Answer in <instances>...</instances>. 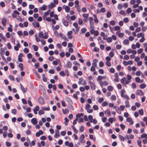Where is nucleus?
<instances>
[{"mask_svg": "<svg viewBox=\"0 0 147 147\" xmlns=\"http://www.w3.org/2000/svg\"><path fill=\"white\" fill-rule=\"evenodd\" d=\"M59 74L60 76H65V74L63 71H61L59 73Z\"/></svg>", "mask_w": 147, "mask_h": 147, "instance_id": "nucleus-54", "label": "nucleus"}, {"mask_svg": "<svg viewBox=\"0 0 147 147\" xmlns=\"http://www.w3.org/2000/svg\"><path fill=\"white\" fill-rule=\"evenodd\" d=\"M44 113V112L42 110H40L38 112L39 114L40 115Z\"/></svg>", "mask_w": 147, "mask_h": 147, "instance_id": "nucleus-51", "label": "nucleus"}, {"mask_svg": "<svg viewBox=\"0 0 147 147\" xmlns=\"http://www.w3.org/2000/svg\"><path fill=\"white\" fill-rule=\"evenodd\" d=\"M120 29V27L118 26H115L114 28V30L115 31L119 30Z\"/></svg>", "mask_w": 147, "mask_h": 147, "instance_id": "nucleus-41", "label": "nucleus"}, {"mask_svg": "<svg viewBox=\"0 0 147 147\" xmlns=\"http://www.w3.org/2000/svg\"><path fill=\"white\" fill-rule=\"evenodd\" d=\"M127 78L128 80L126 81V84H128L131 82V77L130 75H127Z\"/></svg>", "mask_w": 147, "mask_h": 147, "instance_id": "nucleus-9", "label": "nucleus"}, {"mask_svg": "<svg viewBox=\"0 0 147 147\" xmlns=\"http://www.w3.org/2000/svg\"><path fill=\"white\" fill-rule=\"evenodd\" d=\"M146 85L144 83H143L141 84L140 86V87L142 89L146 87Z\"/></svg>", "mask_w": 147, "mask_h": 147, "instance_id": "nucleus-34", "label": "nucleus"}, {"mask_svg": "<svg viewBox=\"0 0 147 147\" xmlns=\"http://www.w3.org/2000/svg\"><path fill=\"white\" fill-rule=\"evenodd\" d=\"M75 7L77 8V10L79 12H80L81 11L80 8L79 7V5H76L75 6Z\"/></svg>", "mask_w": 147, "mask_h": 147, "instance_id": "nucleus-50", "label": "nucleus"}, {"mask_svg": "<svg viewBox=\"0 0 147 147\" xmlns=\"http://www.w3.org/2000/svg\"><path fill=\"white\" fill-rule=\"evenodd\" d=\"M93 17L94 18V22L96 23H98V20L97 18L96 15L94 14L93 15Z\"/></svg>", "mask_w": 147, "mask_h": 147, "instance_id": "nucleus-29", "label": "nucleus"}, {"mask_svg": "<svg viewBox=\"0 0 147 147\" xmlns=\"http://www.w3.org/2000/svg\"><path fill=\"white\" fill-rule=\"evenodd\" d=\"M83 22L82 20L80 18H79L78 19V24L79 25H81L83 24Z\"/></svg>", "mask_w": 147, "mask_h": 147, "instance_id": "nucleus-43", "label": "nucleus"}, {"mask_svg": "<svg viewBox=\"0 0 147 147\" xmlns=\"http://www.w3.org/2000/svg\"><path fill=\"white\" fill-rule=\"evenodd\" d=\"M125 107L127 108H129L130 107V105H129V102L127 100H126L125 101Z\"/></svg>", "mask_w": 147, "mask_h": 147, "instance_id": "nucleus-31", "label": "nucleus"}, {"mask_svg": "<svg viewBox=\"0 0 147 147\" xmlns=\"http://www.w3.org/2000/svg\"><path fill=\"white\" fill-rule=\"evenodd\" d=\"M33 24L35 27H37L39 28L40 26L39 23L37 22H36L34 23H33Z\"/></svg>", "mask_w": 147, "mask_h": 147, "instance_id": "nucleus-25", "label": "nucleus"}, {"mask_svg": "<svg viewBox=\"0 0 147 147\" xmlns=\"http://www.w3.org/2000/svg\"><path fill=\"white\" fill-rule=\"evenodd\" d=\"M125 92L124 89H122L121 91V96L125 98L127 100L129 99V97L127 95H125L124 94V93Z\"/></svg>", "mask_w": 147, "mask_h": 147, "instance_id": "nucleus-1", "label": "nucleus"}, {"mask_svg": "<svg viewBox=\"0 0 147 147\" xmlns=\"http://www.w3.org/2000/svg\"><path fill=\"white\" fill-rule=\"evenodd\" d=\"M7 22V20L5 18H3L1 19V23L2 25L4 26H5L6 25V23Z\"/></svg>", "mask_w": 147, "mask_h": 147, "instance_id": "nucleus-6", "label": "nucleus"}, {"mask_svg": "<svg viewBox=\"0 0 147 147\" xmlns=\"http://www.w3.org/2000/svg\"><path fill=\"white\" fill-rule=\"evenodd\" d=\"M47 8V6L46 5H44L40 7L39 10H46Z\"/></svg>", "mask_w": 147, "mask_h": 147, "instance_id": "nucleus-20", "label": "nucleus"}, {"mask_svg": "<svg viewBox=\"0 0 147 147\" xmlns=\"http://www.w3.org/2000/svg\"><path fill=\"white\" fill-rule=\"evenodd\" d=\"M86 31V29L85 28H82L81 30V31L82 32V33H84Z\"/></svg>", "mask_w": 147, "mask_h": 147, "instance_id": "nucleus-63", "label": "nucleus"}, {"mask_svg": "<svg viewBox=\"0 0 147 147\" xmlns=\"http://www.w3.org/2000/svg\"><path fill=\"white\" fill-rule=\"evenodd\" d=\"M93 108L95 110H97L98 109V107L97 105H94L93 106Z\"/></svg>", "mask_w": 147, "mask_h": 147, "instance_id": "nucleus-45", "label": "nucleus"}, {"mask_svg": "<svg viewBox=\"0 0 147 147\" xmlns=\"http://www.w3.org/2000/svg\"><path fill=\"white\" fill-rule=\"evenodd\" d=\"M31 122L34 125H35L37 123V120L35 118H32L31 120Z\"/></svg>", "mask_w": 147, "mask_h": 147, "instance_id": "nucleus-13", "label": "nucleus"}, {"mask_svg": "<svg viewBox=\"0 0 147 147\" xmlns=\"http://www.w3.org/2000/svg\"><path fill=\"white\" fill-rule=\"evenodd\" d=\"M62 22L63 23L64 26H68V23L66 20L63 19L62 20Z\"/></svg>", "mask_w": 147, "mask_h": 147, "instance_id": "nucleus-19", "label": "nucleus"}, {"mask_svg": "<svg viewBox=\"0 0 147 147\" xmlns=\"http://www.w3.org/2000/svg\"><path fill=\"white\" fill-rule=\"evenodd\" d=\"M127 81L125 77H123L121 80V82L124 86H126L127 84L126 83V81Z\"/></svg>", "mask_w": 147, "mask_h": 147, "instance_id": "nucleus-3", "label": "nucleus"}, {"mask_svg": "<svg viewBox=\"0 0 147 147\" xmlns=\"http://www.w3.org/2000/svg\"><path fill=\"white\" fill-rule=\"evenodd\" d=\"M73 26L76 28V31L75 32V33L76 34H77L79 31L80 28L78 27V24L76 22L73 24Z\"/></svg>", "mask_w": 147, "mask_h": 147, "instance_id": "nucleus-2", "label": "nucleus"}, {"mask_svg": "<svg viewBox=\"0 0 147 147\" xmlns=\"http://www.w3.org/2000/svg\"><path fill=\"white\" fill-rule=\"evenodd\" d=\"M124 59L125 60H128L129 59V57L128 55H125L124 56Z\"/></svg>", "mask_w": 147, "mask_h": 147, "instance_id": "nucleus-57", "label": "nucleus"}, {"mask_svg": "<svg viewBox=\"0 0 147 147\" xmlns=\"http://www.w3.org/2000/svg\"><path fill=\"white\" fill-rule=\"evenodd\" d=\"M131 9L130 8H128L127 10V12L128 13H130L131 12Z\"/></svg>", "mask_w": 147, "mask_h": 147, "instance_id": "nucleus-61", "label": "nucleus"}, {"mask_svg": "<svg viewBox=\"0 0 147 147\" xmlns=\"http://www.w3.org/2000/svg\"><path fill=\"white\" fill-rule=\"evenodd\" d=\"M110 23L111 25L113 26L115 24V22L114 20H112L111 21Z\"/></svg>", "mask_w": 147, "mask_h": 147, "instance_id": "nucleus-59", "label": "nucleus"}, {"mask_svg": "<svg viewBox=\"0 0 147 147\" xmlns=\"http://www.w3.org/2000/svg\"><path fill=\"white\" fill-rule=\"evenodd\" d=\"M106 65L109 67H110L111 66V64L109 61H107L106 62Z\"/></svg>", "mask_w": 147, "mask_h": 147, "instance_id": "nucleus-58", "label": "nucleus"}, {"mask_svg": "<svg viewBox=\"0 0 147 147\" xmlns=\"http://www.w3.org/2000/svg\"><path fill=\"white\" fill-rule=\"evenodd\" d=\"M111 99L113 100H115L116 99V97L114 95H112L111 97Z\"/></svg>", "mask_w": 147, "mask_h": 147, "instance_id": "nucleus-53", "label": "nucleus"}, {"mask_svg": "<svg viewBox=\"0 0 147 147\" xmlns=\"http://www.w3.org/2000/svg\"><path fill=\"white\" fill-rule=\"evenodd\" d=\"M91 123H93L94 124H96L97 123V121L95 119H92V120L90 121Z\"/></svg>", "mask_w": 147, "mask_h": 147, "instance_id": "nucleus-40", "label": "nucleus"}, {"mask_svg": "<svg viewBox=\"0 0 147 147\" xmlns=\"http://www.w3.org/2000/svg\"><path fill=\"white\" fill-rule=\"evenodd\" d=\"M116 34L120 38H121L124 36V34L123 33H119V31H117L116 32Z\"/></svg>", "mask_w": 147, "mask_h": 147, "instance_id": "nucleus-15", "label": "nucleus"}, {"mask_svg": "<svg viewBox=\"0 0 147 147\" xmlns=\"http://www.w3.org/2000/svg\"><path fill=\"white\" fill-rule=\"evenodd\" d=\"M129 41L127 39H125L124 40L123 42V43L124 44L127 45L129 43Z\"/></svg>", "mask_w": 147, "mask_h": 147, "instance_id": "nucleus-48", "label": "nucleus"}, {"mask_svg": "<svg viewBox=\"0 0 147 147\" xmlns=\"http://www.w3.org/2000/svg\"><path fill=\"white\" fill-rule=\"evenodd\" d=\"M72 64L71 62L69 61H68L67 62L66 66L68 68H71L72 66Z\"/></svg>", "mask_w": 147, "mask_h": 147, "instance_id": "nucleus-23", "label": "nucleus"}, {"mask_svg": "<svg viewBox=\"0 0 147 147\" xmlns=\"http://www.w3.org/2000/svg\"><path fill=\"white\" fill-rule=\"evenodd\" d=\"M126 121L127 122H130V123L131 124H133L134 123V121L133 120H132L129 117H128L126 119Z\"/></svg>", "mask_w": 147, "mask_h": 147, "instance_id": "nucleus-14", "label": "nucleus"}, {"mask_svg": "<svg viewBox=\"0 0 147 147\" xmlns=\"http://www.w3.org/2000/svg\"><path fill=\"white\" fill-rule=\"evenodd\" d=\"M98 62V60L96 59H94L93 61V62L92 64V66L95 67H96L97 66V63Z\"/></svg>", "mask_w": 147, "mask_h": 147, "instance_id": "nucleus-7", "label": "nucleus"}, {"mask_svg": "<svg viewBox=\"0 0 147 147\" xmlns=\"http://www.w3.org/2000/svg\"><path fill=\"white\" fill-rule=\"evenodd\" d=\"M39 110V107L38 106H36L35 107V108L34 109H33V111H34V113L35 114H37V111H38Z\"/></svg>", "mask_w": 147, "mask_h": 147, "instance_id": "nucleus-17", "label": "nucleus"}, {"mask_svg": "<svg viewBox=\"0 0 147 147\" xmlns=\"http://www.w3.org/2000/svg\"><path fill=\"white\" fill-rule=\"evenodd\" d=\"M65 11L67 12H69L70 10V8L68 6H66L64 8Z\"/></svg>", "mask_w": 147, "mask_h": 147, "instance_id": "nucleus-26", "label": "nucleus"}, {"mask_svg": "<svg viewBox=\"0 0 147 147\" xmlns=\"http://www.w3.org/2000/svg\"><path fill=\"white\" fill-rule=\"evenodd\" d=\"M143 51V49L142 48H140V49L138 50V53L139 54L141 53Z\"/></svg>", "mask_w": 147, "mask_h": 147, "instance_id": "nucleus-60", "label": "nucleus"}, {"mask_svg": "<svg viewBox=\"0 0 147 147\" xmlns=\"http://www.w3.org/2000/svg\"><path fill=\"white\" fill-rule=\"evenodd\" d=\"M82 16L84 18L83 19L84 21L87 22L88 20V17L89 16V14L88 13L83 14L82 15Z\"/></svg>", "mask_w": 147, "mask_h": 147, "instance_id": "nucleus-4", "label": "nucleus"}, {"mask_svg": "<svg viewBox=\"0 0 147 147\" xmlns=\"http://www.w3.org/2000/svg\"><path fill=\"white\" fill-rule=\"evenodd\" d=\"M104 65V64L102 61H100L99 62V65L100 67H102Z\"/></svg>", "mask_w": 147, "mask_h": 147, "instance_id": "nucleus-46", "label": "nucleus"}, {"mask_svg": "<svg viewBox=\"0 0 147 147\" xmlns=\"http://www.w3.org/2000/svg\"><path fill=\"white\" fill-rule=\"evenodd\" d=\"M89 83L90 84L91 88L93 90H95V86L94 83L91 81H90Z\"/></svg>", "mask_w": 147, "mask_h": 147, "instance_id": "nucleus-11", "label": "nucleus"}, {"mask_svg": "<svg viewBox=\"0 0 147 147\" xmlns=\"http://www.w3.org/2000/svg\"><path fill=\"white\" fill-rule=\"evenodd\" d=\"M113 89V88L111 86H109L107 87V89L109 91H111Z\"/></svg>", "mask_w": 147, "mask_h": 147, "instance_id": "nucleus-36", "label": "nucleus"}, {"mask_svg": "<svg viewBox=\"0 0 147 147\" xmlns=\"http://www.w3.org/2000/svg\"><path fill=\"white\" fill-rule=\"evenodd\" d=\"M108 104V103L106 102H104L102 104V107H105Z\"/></svg>", "mask_w": 147, "mask_h": 147, "instance_id": "nucleus-56", "label": "nucleus"}, {"mask_svg": "<svg viewBox=\"0 0 147 147\" xmlns=\"http://www.w3.org/2000/svg\"><path fill=\"white\" fill-rule=\"evenodd\" d=\"M115 118H110L109 119V121L111 123H112L113 121H115Z\"/></svg>", "mask_w": 147, "mask_h": 147, "instance_id": "nucleus-24", "label": "nucleus"}, {"mask_svg": "<svg viewBox=\"0 0 147 147\" xmlns=\"http://www.w3.org/2000/svg\"><path fill=\"white\" fill-rule=\"evenodd\" d=\"M112 38L110 37L107 38V41L108 42H111L112 41Z\"/></svg>", "mask_w": 147, "mask_h": 147, "instance_id": "nucleus-42", "label": "nucleus"}, {"mask_svg": "<svg viewBox=\"0 0 147 147\" xmlns=\"http://www.w3.org/2000/svg\"><path fill=\"white\" fill-rule=\"evenodd\" d=\"M85 138L84 135V134H82L80 138V142L82 143H84L85 142V141L84 140Z\"/></svg>", "mask_w": 147, "mask_h": 147, "instance_id": "nucleus-5", "label": "nucleus"}, {"mask_svg": "<svg viewBox=\"0 0 147 147\" xmlns=\"http://www.w3.org/2000/svg\"><path fill=\"white\" fill-rule=\"evenodd\" d=\"M84 80L82 78H80L79 79V81L78 82L79 84H82V82Z\"/></svg>", "mask_w": 147, "mask_h": 147, "instance_id": "nucleus-39", "label": "nucleus"}, {"mask_svg": "<svg viewBox=\"0 0 147 147\" xmlns=\"http://www.w3.org/2000/svg\"><path fill=\"white\" fill-rule=\"evenodd\" d=\"M139 114L141 115H143L144 114L143 110L142 109H141L139 110L138 111Z\"/></svg>", "mask_w": 147, "mask_h": 147, "instance_id": "nucleus-33", "label": "nucleus"}, {"mask_svg": "<svg viewBox=\"0 0 147 147\" xmlns=\"http://www.w3.org/2000/svg\"><path fill=\"white\" fill-rule=\"evenodd\" d=\"M142 138H146L147 139V134L145 133L142 134L141 136Z\"/></svg>", "mask_w": 147, "mask_h": 147, "instance_id": "nucleus-30", "label": "nucleus"}, {"mask_svg": "<svg viewBox=\"0 0 147 147\" xmlns=\"http://www.w3.org/2000/svg\"><path fill=\"white\" fill-rule=\"evenodd\" d=\"M136 93L137 95L141 96L143 95V92L142 90H137Z\"/></svg>", "mask_w": 147, "mask_h": 147, "instance_id": "nucleus-22", "label": "nucleus"}, {"mask_svg": "<svg viewBox=\"0 0 147 147\" xmlns=\"http://www.w3.org/2000/svg\"><path fill=\"white\" fill-rule=\"evenodd\" d=\"M84 114L82 113H79L76 115V117L77 118H80L81 117L83 116Z\"/></svg>", "mask_w": 147, "mask_h": 147, "instance_id": "nucleus-38", "label": "nucleus"}, {"mask_svg": "<svg viewBox=\"0 0 147 147\" xmlns=\"http://www.w3.org/2000/svg\"><path fill=\"white\" fill-rule=\"evenodd\" d=\"M80 131V132H83L84 130V127L83 126H81L79 128Z\"/></svg>", "mask_w": 147, "mask_h": 147, "instance_id": "nucleus-35", "label": "nucleus"}, {"mask_svg": "<svg viewBox=\"0 0 147 147\" xmlns=\"http://www.w3.org/2000/svg\"><path fill=\"white\" fill-rule=\"evenodd\" d=\"M137 143L139 147H142L141 145V141H137Z\"/></svg>", "mask_w": 147, "mask_h": 147, "instance_id": "nucleus-64", "label": "nucleus"}, {"mask_svg": "<svg viewBox=\"0 0 147 147\" xmlns=\"http://www.w3.org/2000/svg\"><path fill=\"white\" fill-rule=\"evenodd\" d=\"M35 36L36 38V40L37 42H38L41 41V40H40L39 38H38L36 35H35Z\"/></svg>", "mask_w": 147, "mask_h": 147, "instance_id": "nucleus-49", "label": "nucleus"}, {"mask_svg": "<svg viewBox=\"0 0 147 147\" xmlns=\"http://www.w3.org/2000/svg\"><path fill=\"white\" fill-rule=\"evenodd\" d=\"M123 21L125 23H127L129 21V20L128 19V18H125L124 19H123Z\"/></svg>", "mask_w": 147, "mask_h": 147, "instance_id": "nucleus-62", "label": "nucleus"}, {"mask_svg": "<svg viewBox=\"0 0 147 147\" xmlns=\"http://www.w3.org/2000/svg\"><path fill=\"white\" fill-rule=\"evenodd\" d=\"M19 67L20 68V70L22 71L23 70V65L22 63H20L19 65Z\"/></svg>", "mask_w": 147, "mask_h": 147, "instance_id": "nucleus-37", "label": "nucleus"}, {"mask_svg": "<svg viewBox=\"0 0 147 147\" xmlns=\"http://www.w3.org/2000/svg\"><path fill=\"white\" fill-rule=\"evenodd\" d=\"M137 37L138 38H140L141 37H144V34L142 33H139L137 34Z\"/></svg>", "mask_w": 147, "mask_h": 147, "instance_id": "nucleus-27", "label": "nucleus"}, {"mask_svg": "<svg viewBox=\"0 0 147 147\" xmlns=\"http://www.w3.org/2000/svg\"><path fill=\"white\" fill-rule=\"evenodd\" d=\"M105 114H106L108 116H110L111 115L110 110L109 109H107L105 111Z\"/></svg>", "mask_w": 147, "mask_h": 147, "instance_id": "nucleus-18", "label": "nucleus"}, {"mask_svg": "<svg viewBox=\"0 0 147 147\" xmlns=\"http://www.w3.org/2000/svg\"><path fill=\"white\" fill-rule=\"evenodd\" d=\"M62 111L64 114H65L66 113L69 112L67 108L65 109H62Z\"/></svg>", "mask_w": 147, "mask_h": 147, "instance_id": "nucleus-28", "label": "nucleus"}, {"mask_svg": "<svg viewBox=\"0 0 147 147\" xmlns=\"http://www.w3.org/2000/svg\"><path fill=\"white\" fill-rule=\"evenodd\" d=\"M55 5L54 4V3H50L49 7H51V8H52L55 7Z\"/></svg>", "mask_w": 147, "mask_h": 147, "instance_id": "nucleus-55", "label": "nucleus"}, {"mask_svg": "<svg viewBox=\"0 0 147 147\" xmlns=\"http://www.w3.org/2000/svg\"><path fill=\"white\" fill-rule=\"evenodd\" d=\"M42 109L45 111H49L50 110V108L49 107H44L42 108Z\"/></svg>", "mask_w": 147, "mask_h": 147, "instance_id": "nucleus-47", "label": "nucleus"}, {"mask_svg": "<svg viewBox=\"0 0 147 147\" xmlns=\"http://www.w3.org/2000/svg\"><path fill=\"white\" fill-rule=\"evenodd\" d=\"M21 89L22 90L23 93H25L27 91V88H24L22 85L20 84Z\"/></svg>", "mask_w": 147, "mask_h": 147, "instance_id": "nucleus-16", "label": "nucleus"}, {"mask_svg": "<svg viewBox=\"0 0 147 147\" xmlns=\"http://www.w3.org/2000/svg\"><path fill=\"white\" fill-rule=\"evenodd\" d=\"M32 47L33 48L34 51H36L38 50V48L37 46L35 45H33L32 46Z\"/></svg>", "mask_w": 147, "mask_h": 147, "instance_id": "nucleus-32", "label": "nucleus"}, {"mask_svg": "<svg viewBox=\"0 0 147 147\" xmlns=\"http://www.w3.org/2000/svg\"><path fill=\"white\" fill-rule=\"evenodd\" d=\"M135 81L137 83H139L140 82V79L139 77H136L135 78Z\"/></svg>", "mask_w": 147, "mask_h": 147, "instance_id": "nucleus-44", "label": "nucleus"}, {"mask_svg": "<svg viewBox=\"0 0 147 147\" xmlns=\"http://www.w3.org/2000/svg\"><path fill=\"white\" fill-rule=\"evenodd\" d=\"M119 137L121 141H123L125 140V138L121 135H119Z\"/></svg>", "mask_w": 147, "mask_h": 147, "instance_id": "nucleus-52", "label": "nucleus"}, {"mask_svg": "<svg viewBox=\"0 0 147 147\" xmlns=\"http://www.w3.org/2000/svg\"><path fill=\"white\" fill-rule=\"evenodd\" d=\"M43 134V132L41 130H39L38 132H37L36 133V135L37 137H38L41 135H42Z\"/></svg>", "mask_w": 147, "mask_h": 147, "instance_id": "nucleus-12", "label": "nucleus"}, {"mask_svg": "<svg viewBox=\"0 0 147 147\" xmlns=\"http://www.w3.org/2000/svg\"><path fill=\"white\" fill-rule=\"evenodd\" d=\"M60 136L59 131L58 130H56L55 131V134L54 135V137L55 138H57Z\"/></svg>", "mask_w": 147, "mask_h": 147, "instance_id": "nucleus-10", "label": "nucleus"}, {"mask_svg": "<svg viewBox=\"0 0 147 147\" xmlns=\"http://www.w3.org/2000/svg\"><path fill=\"white\" fill-rule=\"evenodd\" d=\"M38 102L41 105L44 104L45 103L43 98L41 97H39L38 98Z\"/></svg>", "mask_w": 147, "mask_h": 147, "instance_id": "nucleus-8", "label": "nucleus"}, {"mask_svg": "<svg viewBox=\"0 0 147 147\" xmlns=\"http://www.w3.org/2000/svg\"><path fill=\"white\" fill-rule=\"evenodd\" d=\"M44 34L42 32H39L38 37L40 38H44Z\"/></svg>", "mask_w": 147, "mask_h": 147, "instance_id": "nucleus-21", "label": "nucleus"}]
</instances>
